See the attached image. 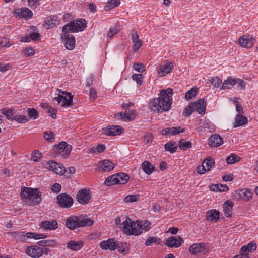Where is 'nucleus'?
I'll return each instance as SVG.
<instances>
[{"mask_svg":"<svg viewBox=\"0 0 258 258\" xmlns=\"http://www.w3.org/2000/svg\"><path fill=\"white\" fill-rule=\"evenodd\" d=\"M172 89L168 88L161 89L158 94V97L152 99L149 103L151 111L161 113L169 110L172 103Z\"/></svg>","mask_w":258,"mask_h":258,"instance_id":"obj_1","label":"nucleus"},{"mask_svg":"<svg viewBox=\"0 0 258 258\" xmlns=\"http://www.w3.org/2000/svg\"><path fill=\"white\" fill-rule=\"evenodd\" d=\"M42 193L38 188L23 187L21 188V197L28 206L38 205L41 201Z\"/></svg>","mask_w":258,"mask_h":258,"instance_id":"obj_2","label":"nucleus"},{"mask_svg":"<svg viewBox=\"0 0 258 258\" xmlns=\"http://www.w3.org/2000/svg\"><path fill=\"white\" fill-rule=\"evenodd\" d=\"M94 224V221L88 218L87 216H71L66 222V226L70 230L87 226H90Z\"/></svg>","mask_w":258,"mask_h":258,"instance_id":"obj_3","label":"nucleus"},{"mask_svg":"<svg viewBox=\"0 0 258 258\" xmlns=\"http://www.w3.org/2000/svg\"><path fill=\"white\" fill-rule=\"evenodd\" d=\"M87 23L85 20L80 19L66 24L62 28V32H70L71 33L82 31L86 27Z\"/></svg>","mask_w":258,"mask_h":258,"instance_id":"obj_4","label":"nucleus"},{"mask_svg":"<svg viewBox=\"0 0 258 258\" xmlns=\"http://www.w3.org/2000/svg\"><path fill=\"white\" fill-rule=\"evenodd\" d=\"M129 180V176L124 173H119L107 177L104 183L107 186H111L117 184H124Z\"/></svg>","mask_w":258,"mask_h":258,"instance_id":"obj_5","label":"nucleus"},{"mask_svg":"<svg viewBox=\"0 0 258 258\" xmlns=\"http://www.w3.org/2000/svg\"><path fill=\"white\" fill-rule=\"evenodd\" d=\"M74 200L72 197L66 193L59 194L56 197V203L63 208H69L73 204Z\"/></svg>","mask_w":258,"mask_h":258,"instance_id":"obj_6","label":"nucleus"},{"mask_svg":"<svg viewBox=\"0 0 258 258\" xmlns=\"http://www.w3.org/2000/svg\"><path fill=\"white\" fill-rule=\"evenodd\" d=\"M137 227V223L133 222L129 218H127L123 222V230L124 232L127 235H139L140 231L136 228Z\"/></svg>","mask_w":258,"mask_h":258,"instance_id":"obj_7","label":"nucleus"},{"mask_svg":"<svg viewBox=\"0 0 258 258\" xmlns=\"http://www.w3.org/2000/svg\"><path fill=\"white\" fill-rule=\"evenodd\" d=\"M138 113L135 110H126L124 112H120L116 113L114 115L115 119L121 120L123 121H132L135 118Z\"/></svg>","mask_w":258,"mask_h":258,"instance_id":"obj_8","label":"nucleus"},{"mask_svg":"<svg viewBox=\"0 0 258 258\" xmlns=\"http://www.w3.org/2000/svg\"><path fill=\"white\" fill-rule=\"evenodd\" d=\"M76 199L80 204L86 205L91 200V192L89 189H87L86 188L82 189L77 193Z\"/></svg>","mask_w":258,"mask_h":258,"instance_id":"obj_9","label":"nucleus"},{"mask_svg":"<svg viewBox=\"0 0 258 258\" xmlns=\"http://www.w3.org/2000/svg\"><path fill=\"white\" fill-rule=\"evenodd\" d=\"M72 148V146L64 141L61 142L58 144L53 146V150L55 152L66 156L69 155Z\"/></svg>","mask_w":258,"mask_h":258,"instance_id":"obj_10","label":"nucleus"},{"mask_svg":"<svg viewBox=\"0 0 258 258\" xmlns=\"http://www.w3.org/2000/svg\"><path fill=\"white\" fill-rule=\"evenodd\" d=\"M16 237H19L22 240H25V237L27 238H33L34 239H44L47 236L44 234H37L33 232H16L15 233Z\"/></svg>","mask_w":258,"mask_h":258,"instance_id":"obj_11","label":"nucleus"},{"mask_svg":"<svg viewBox=\"0 0 258 258\" xmlns=\"http://www.w3.org/2000/svg\"><path fill=\"white\" fill-rule=\"evenodd\" d=\"M66 95L68 96L69 99L67 97L62 95H58L57 97L54 98V100L57 101L59 104L61 103V106L64 107H69L73 105V99L74 95L71 93H66Z\"/></svg>","mask_w":258,"mask_h":258,"instance_id":"obj_12","label":"nucleus"},{"mask_svg":"<svg viewBox=\"0 0 258 258\" xmlns=\"http://www.w3.org/2000/svg\"><path fill=\"white\" fill-rule=\"evenodd\" d=\"M46 168L49 170H51L55 173L62 175L64 173V167L60 163H58L54 161H49L46 164Z\"/></svg>","mask_w":258,"mask_h":258,"instance_id":"obj_13","label":"nucleus"},{"mask_svg":"<svg viewBox=\"0 0 258 258\" xmlns=\"http://www.w3.org/2000/svg\"><path fill=\"white\" fill-rule=\"evenodd\" d=\"M184 242L183 239L179 236H170L168 237L165 243L166 246L168 247H179Z\"/></svg>","mask_w":258,"mask_h":258,"instance_id":"obj_14","label":"nucleus"},{"mask_svg":"<svg viewBox=\"0 0 258 258\" xmlns=\"http://www.w3.org/2000/svg\"><path fill=\"white\" fill-rule=\"evenodd\" d=\"M104 134L107 136H116L123 133L124 129L120 125H109L103 129Z\"/></svg>","mask_w":258,"mask_h":258,"instance_id":"obj_15","label":"nucleus"},{"mask_svg":"<svg viewBox=\"0 0 258 258\" xmlns=\"http://www.w3.org/2000/svg\"><path fill=\"white\" fill-rule=\"evenodd\" d=\"M69 33L70 32H63L61 35V39L63 41H66L65 42V47L66 49L72 50H73L75 46L76 43L75 38L74 36H72L70 37Z\"/></svg>","mask_w":258,"mask_h":258,"instance_id":"obj_16","label":"nucleus"},{"mask_svg":"<svg viewBox=\"0 0 258 258\" xmlns=\"http://www.w3.org/2000/svg\"><path fill=\"white\" fill-rule=\"evenodd\" d=\"M255 40L251 35H243L239 38L238 42L239 45L248 48H251Z\"/></svg>","mask_w":258,"mask_h":258,"instance_id":"obj_17","label":"nucleus"},{"mask_svg":"<svg viewBox=\"0 0 258 258\" xmlns=\"http://www.w3.org/2000/svg\"><path fill=\"white\" fill-rule=\"evenodd\" d=\"M131 34L132 40L134 43L133 50L134 52L136 53L143 45V42L141 39H139V35L135 29L131 30Z\"/></svg>","mask_w":258,"mask_h":258,"instance_id":"obj_18","label":"nucleus"},{"mask_svg":"<svg viewBox=\"0 0 258 258\" xmlns=\"http://www.w3.org/2000/svg\"><path fill=\"white\" fill-rule=\"evenodd\" d=\"M100 247L105 250L109 249L113 251L115 250L117 247V242L113 238H109L107 240H104L100 244Z\"/></svg>","mask_w":258,"mask_h":258,"instance_id":"obj_19","label":"nucleus"},{"mask_svg":"<svg viewBox=\"0 0 258 258\" xmlns=\"http://www.w3.org/2000/svg\"><path fill=\"white\" fill-rule=\"evenodd\" d=\"M26 252L29 256L35 258H38L42 255L41 248L37 245H33L27 247Z\"/></svg>","mask_w":258,"mask_h":258,"instance_id":"obj_20","label":"nucleus"},{"mask_svg":"<svg viewBox=\"0 0 258 258\" xmlns=\"http://www.w3.org/2000/svg\"><path fill=\"white\" fill-rule=\"evenodd\" d=\"M194 110L197 111L201 114H204L205 113V109L206 107V103L204 99H200L197 101L191 103Z\"/></svg>","mask_w":258,"mask_h":258,"instance_id":"obj_21","label":"nucleus"},{"mask_svg":"<svg viewBox=\"0 0 258 258\" xmlns=\"http://www.w3.org/2000/svg\"><path fill=\"white\" fill-rule=\"evenodd\" d=\"M14 14L20 17L25 19L31 18L33 16V12L32 11L26 7L15 10Z\"/></svg>","mask_w":258,"mask_h":258,"instance_id":"obj_22","label":"nucleus"},{"mask_svg":"<svg viewBox=\"0 0 258 258\" xmlns=\"http://www.w3.org/2000/svg\"><path fill=\"white\" fill-rule=\"evenodd\" d=\"M58 227V223L55 220H53L52 221H43L41 222L40 224V228L45 230H55Z\"/></svg>","mask_w":258,"mask_h":258,"instance_id":"obj_23","label":"nucleus"},{"mask_svg":"<svg viewBox=\"0 0 258 258\" xmlns=\"http://www.w3.org/2000/svg\"><path fill=\"white\" fill-rule=\"evenodd\" d=\"M209 143L211 147H217L223 143V139L220 135L215 134L210 137Z\"/></svg>","mask_w":258,"mask_h":258,"instance_id":"obj_24","label":"nucleus"},{"mask_svg":"<svg viewBox=\"0 0 258 258\" xmlns=\"http://www.w3.org/2000/svg\"><path fill=\"white\" fill-rule=\"evenodd\" d=\"M173 68V63L168 62L164 65L160 66L157 68V73L159 76L163 77L170 73Z\"/></svg>","mask_w":258,"mask_h":258,"instance_id":"obj_25","label":"nucleus"},{"mask_svg":"<svg viewBox=\"0 0 258 258\" xmlns=\"http://www.w3.org/2000/svg\"><path fill=\"white\" fill-rule=\"evenodd\" d=\"M185 129L181 128L180 126L166 127L162 131V134L164 135H171L174 136L180 133H183Z\"/></svg>","mask_w":258,"mask_h":258,"instance_id":"obj_26","label":"nucleus"},{"mask_svg":"<svg viewBox=\"0 0 258 258\" xmlns=\"http://www.w3.org/2000/svg\"><path fill=\"white\" fill-rule=\"evenodd\" d=\"M99 169L104 172L110 171L113 169L114 164L108 160H104L99 163Z\"/></svg>","mask_w":258,"mask_h":258,"instance_id":"obj_27","label":"nucleus"},{"mask_svg":"<svg viewBox=\"0 0 258 258\" xmlns=\"http://www.w3.org/2000/svg\"><path fill=\"white\" fill-rule=\"evenodd\" d=\"M205 244L204 243H195L189 247V251L192 255H196L202 252L205 248Z\"/></svg>","mask_w":258,"mask_h":258,"instance_id":"obj_28","label":"nucleus"},{"mask_svg":"<svg viewBox=\"0 0 258 258\" xmlns=\"http://www.w3.org/2000/svg\"><path fill=\"white\" fill-rule=\"evenodd\" d=\"M247 122L248 119L246 116L242 115L241 114H238L235 118V123L233 126L235 128L243 126L247 124Z\"/></svg>","mask_w":258,"mask_h":258,"instance_id":"obj_29","label":"nucleus"},{"mask_svg":"<svg viewBox=\"0 0 258 258\" xmlns=\"http://www.w3.org/2000/svg\"><path fill=\"white\" fill-rule=\"evenodd\" d=\"M84 245V243L82 241L71 240L67 244V248L74 251H77L81 249Z\"/></svg>","mask_w":258,"mask_h":258,"instance_id":"obj_30","label":"nucleus"},{"mask_svg":"<svg viewBox=\"0 0 258 258\" xmlns=\"http://www.w3.org/2000/svg\"><path fill=\"white\" fill-rule=\"evenodd\" d=\"M207 216L208 220L217 222L220 218V212L215 209L210 210L207 212Z\"/></svg>","mask_w":258,"mask_h":258,"instance_id":"obj_31","label":"nucleus"},{"mask_svg":"<svg viewBox=\"0 0 258 258\" xmlns=\"http://www.w3.org/2000/svg\"><path fill=\"white\" fill-rule=\"evenodd\" d=\"M234 204L229 200H227L224 203L223 210L224 211L225 215L227 217H231L232 215V211Z\"/></svg>","mask_w":258,"mask_h":258,"instance_id":"obj_32","label":"nucleus"},{"mask_svg":"<svg viewBox=\"0 0 258 258\" xmlns=\"http://www.w3.org/2000/svg\"><path fill=\"white\" fill-rule=\"evenodd\" d=\"M137 223V227L136 228L139 230L140 234L142 233L143 230L147 231L150 228L151 223L147 220L138 221Z\"/></svg>","mask_w":258,"mask_h":258,"instance_id":"obj_33","label":"nucleus"},{"mask_svg":"<svg viewBox=\"0 0 258 258\" xmlns=\"http://www.w3.org/2000/svg\"><path fill=\"white\" fill-rule=\"evenodd\" d=\"M256 244L254 242H250L246 245L242 246L241 248V251L242 252L244 253H247V252H254L256 249Z\"/></svg>","mask_w":258,"mask_h":258,"instance_id":"obj_34","label":"nucleus"},{"mask_svg":"<svg viewBox=\"0 0 258 258\" xmlns=\"http://www.w3.org/2000/svg\"><path fill=\"white\" fill-rule=\"evenodd\" d=\"M37 244L41 246L42 247H47L50 246L52 247H54L56 246L58 244V243L56 242L55 240H42L37 242Z\"/></svg>","mask_w":258,"mask_h":258,"instance_id":"obj_35","label":"nucleus"},{"mask_svg":"<svg viewBox=\"0 0 258 258\" xmlns=\"http://www.w3.org/2000/svg\"><path fill=\"white\" fill-rule=\"evenodd\" d=\"M142 169L148 175H150L154 169V166L149 162L144 161L142 163Z\"/></svg>","mask_w":258,"mask_h":258,"instance_id":"obj_36","label":"nucleus"},{"mask_svg":"<svg viewBox=\"0 0 258 258\" xmlns=\"http://www.w3.org/2000/svg\"><path fill=\"white\" fill-rule=\"evenodd\" d=\"M235 85V82L234 78L230 76L227 78V80L224 81L222 85V89H230Z\"/></svg>","mask_w":258,"mask_h":258,"instance_id":"obj_37","label":"nucleus"},{"mask_svg":"<svg viewBox=\"0 0 258 258\" xmlns=\"http://www.w3.org/2000/svg\"><path fill=\"white\" fill-rule=\"evenodd\" d=\"M214 164L215 161L214 159L211 158H207L205 159L202 163V165L204 166L207 171H210L212 167L214 166Z\"/></svg>","mask_w":258,"mask_h":258,"instance_id":"obj_38","label":"nucleus"},{"mask_svg":"<svg viewBox=\"0 0 258 258\" xmlns=\"http://www.w3.org/2000/svg\"><path fill=\"white\" fill-rule=\"evenodd\" d=\"M240 197L245 201H249L252 196V194L249 189H243L239 193Z\"/></svg>","mask_w":258,"mask_h":258,"instance_id":"obj_39","label":"nucleus"},{"mask_svg":"<svg viewBox=\"0 0 258 258\" xmlns=\"http://www.w3.org/2000/svg\"><path fill=\"white\" fill-rule=\"evenodd\" d=\"M164 148L171 153H174L177 149V145L176 142H169L165 145Z\"/></svg>","mask_w":258,"mask_h":258,"instance_id":"obj_40","label":"nucleus"},{"mask_svg":"<svg viewBox=\"0 0 258 258\" xmlns=\"http://www.w3.org/2000/svg\"><path fill=\"white\" fill-rule=\"evenodd\" d=\"M198 90L196 87L192 88L188 91L185 95V98L187 100H189L195 97L197 94Z\"/></svg>","mask_w":258,"mask_h":258,"instance_id":"obj_41","label":"nucleus"},{"mask_svg":"<svg viewBox=\"0 0 258 258\" xmlns=\"http://www.w3.org/2000/svg\"><path fill=\"white\" fill-rule=\"evenodd\" d=\"M27 114L29 119H36L38 117V113L36 109L33 108L27 109Z\"/></svg>","mask_w":258,"mask_h":258,"instance_id":"obj_42","label":"nucleus"},{"mask_svg":"<svg viewBox=\"0 0 258 258\" xmlns=\"http://www.w3.org/2000/svg\"><path fill=\"white\" fill-rule=\"evenodd\" d=\"M191 145L192 144L190 142H185L183 139L180 140L178 143V146L180 149L183 150H186L188 148H191Z\"/></svg>","mask_w":258,"mask_h":258,"instance_id":"obj_43","label":"nucleus"},{"mask_svg":"<svg viewBox=\"0 0 258 258\" xmlns=\"http://www.w3.org/2000/svg\"><path fill=\"white\" fill-rule=\"evenodd\" d=\"M57 21L55 17L54 16L53 17H51L46 20L45 26L47 28H52L56 25Z\"/></svg>","mask_w":258,"mask_h":258,"instance_id":"obj_44","label":"nucleus"},{"mask_svg":"<svg viewBox=\"0 0 258 258\" xmlns=\"http://www.w3.org/2000/svg\"><path fill=\"white\" fill-rule=\"evenodd\" d=\"M140 197L139 195H128L124 198V200L125 202L132 203L138 201Z\"/></svg>","mask_w":258,"mask_h":258,"instance_id":"obj_45","label":"nucleus"},{"mask_svg":"<svg viewBox=\"0 0 258 258\" xmlns=\"http://www.w3.org/2000/svg\"><path fill=\"white\" fill-rule=\"evenodd\" d=\"M240 158L234 154H231L226 158V162L228 164H232L239 161Z\"/></svg>","mask_w":258,"mask_h":258,"instance_id":"obj_46","label":"nucleus"},{"mask_svg":"<svg viewBox=\"0 0 258 258\" xmlns=\"http://www.w3.org/2000/svg\"><path fill=\"white\" fill-rule=\"evenodd\" d=\"M161 239L157 237H149L146 241V246L151 245L152 243H155L159 244Z\"/></svg>","mask_w":258,"mask_h":258,"instance_id":"obj_47","label":"nucleus"},{"mask_svg":"<svg viewBox=\"0 0 258 258\" xmlns=\"http://www.w3.org/2000/svg\"><path fill=\"white\" fill-rule=\"evenodd\" d=\"M143 78V75L142 74H134L132 76V78L133 80L135 81L138 84H143V81L142 79Z\"/></svg>","mask_w":258,"mask_h":258,"instance_id":"obj_48","label":"nucleus"},{"mask_svg":"<svg viewBox=\"0 0 258 258\" xmlns=\"http://www.w3.org/2000/svg\"><path fill=\"white\" fill-rule=\"evenodd\" d=\"M120 2L119 0H110L107 3V5L106 6V10H108V8L110 10L111 9H113L115 7H117L120 4Z\"/></svg>","mask_w":258,"mask_h":258,"instance_id":"obj_49","label":"nucleus"},{"mask_svg":"<svg viewBox=\"0 0 258 258\" xmlns=\"http://www.w3.org/2000/svg\"><path fill=\"white\" fill-rule=\"evenodd\" d=\"M127 244L125 242H120L117 243V248L120 253H124L126 251Z\"/></svg>","mask_w":258,"mask_h":258,"instance_id":"obj_50","label":"nucleus"},{"mask_svg":"<svg viewBox=\"0 0 258 258\" xmlns=\"http://www.w3.org/2000/svg\"><path fill=\"white\" fill-rule=\"evenodd\" d=\"M14 120L17 121L20 123H23L28 122L29 119L28 116L25 115H18L14 117Z\"/></svg>","mask_w":258,"mask_h":258,"instance_id":"obj_51","label":"nucleus"},{"mask_svg":"<svg viewBox=\"0 0 258 258\" xmlns=\"http://www.w3.org/2000/svg\"><path fill=\"white\" fill-rule=\"evenodd\" d=\"M135 71L139 73H143L145 70V68L143 64L140 62H136L133 65Z\"/></svg>","mask_w":258,"mask_h":258,"instance_id":"obj_52","label":"nucleus"},{"mask_svg":"<svg viewBox=\"0 0 258 258\" xmlns=\"http://www.w3.org/2000/svg\"><path fill=\"white\" fill-rule=\"evenodd\" d=\"M44 137L46 141L50 142L52 139L54 138V134L53 132L51 131H45L44 133Z\"/></svg>","mask_w":258,"mask_h":258,"instance_id":"obj_53","label":"nucleus"},{"mask_svg":"<svg viewBox=\"0 0 258 258\" xmlns=\"http://www.w3.org/2000/svg\"><path fill=\"white\" fill-rule=\"evenodd\" d=\"M212 85L217 88L219 86V85L222 83V80L217 77H213L210 80Z\"/></svg>","mask_w":258,"mask_h":258,"instance_id":"obj_54","label":"nucleus"},{"mask_svg":"<svg viewBox=\"0 0 258 258\" xmlns=\"http://www.w3.org/2000/svg\"><path fill=\"white\" fill-rule=\"evenodd\" d=\"M195 111L193 106L189 105L188 107L185 108L183 111V114L185 117L189 116L193 111Z\"/></svg>","mask_w":258,"mask_h":258,"instance_id":"obj_55","label":"nucleus"},{"mask_svg":"<svg viewBox=\"0 0 258 258\" xmlns=\"http://www.w3.org/2000/svg\"><path fill=\"white\" fill-rule=\"evenodd\" d=\"M41 157V153L39 151L35 150L31 154V160L34 162H37Z\"/></svg>","mask_w":258,"mask_h":258,"instance_id":"obj_56","label":"nucleus"},{"mask_svg":"<svg viewBox=\"0 0 258 258\" xmlns=\"http://www.w3.org/2000/svg\"><path fill=\"white\" fill-rule=\"evenodd\" d=\"M40 0H28V5L32 9H35L40 5Z\"/></svg>","mask_w":258,"mask_h":258,"instance_id":"obj_57","label":"nucleus"},{"mask_svg":"<svg viewBox=\"0 0 258 258\" xmlns=\"http://www.w3.org/2000/svg\"><path fill=\"white\" fill-rule=\"evenodd\" d=\"M234 80L235 82V84H237V87L240 89H244L246 83L243 80L240 79H235L234 78Z\"/></svg>","mask_w":258,"mask_h":258,"instance_id":"obj_58","label":"nucleus"},{"mask_svg":"<svg viewBox=\"0 0 258 258\" xmlns=\"http://www.w3.org/2000/svg\"><path fill=\"white\" fill-rule=\"evenodd\" d=\"M29 36L32 40L37 41L40 40L41 35L39 33L32 32L30 33Z\"/></svg>","mask_w":258,"mask_h":258,"instance_id":"obj_59","label":"nucleus"},{"mask_svg":"<svg viewBox=\"0 0 258 258\" xmlns=\"http://www.w3.org/2000/svg\"><path fill=\"white\" fill-rule=\"evenodd\" d=\"M1 112L4 115L8 120H11V117L10 114V109L7 108H4L1 110Z\"/></svg>","mask_w":258,"mask_h":258,"instance_id":"obj_60","label":"nucleus"},{"mask_svg":"<svg viewBox=\"0 0 258 258\" xmlns=\"http://www.w3.org/2000/svg\"><path fill=\"white\" fill-rule=\"evenodd\" d=\"M61 186L59 183H55L51 187V190L55 193H58L61 191Z\"/></svg>","mask_w":258,"mask_h":258,"instance_id":"obj_61","label":"nucleus"},{"mask_svg":"<svg viewBox=\"0 0 258 258\" xmlns=\"http://www.w3.org/2000/svg\"><path fill=\"white\" fill-rule=\"evenodd\" d=\"M153 136L151 134L147 135L144 136L143 142L145 144L151 143L153 141Z\"/></svg>","mask_w":258,"mask_h":258,"instance_id":"obj_62","label":"nucleus"},{"mask_svg":"<svg viewBox=\"0 0 258 258\" xmlns=\"http://www.w3.org/2000/svg\"><path fill=\"white\" fill-rule=\"evenodd\" d=\"M57 111L56 109L55 108L51 107L50 109L47 110V112L49 113V115L52 118H56V113Z\"/></svg>","mask_w":258,"mask_h":258,"instance_id":"obj_63","label":"nucleus"},{"mask_svg":"<svg viewBox=\"0 0 258 258\" xmlns=\"http://www.w3.org/2000/svg\"><path fill=\"white\" fill-rule=\"evenodd\" d=\"M11 68V65L9 63H7L6 64H4L3 63H0V71L3 73L5 72L6 71L9 70Z\"/></svg>","mask_w":258,"mask_h":258,"instance_id":"obj_64","label":"nucleus"}]
</instances>
